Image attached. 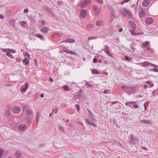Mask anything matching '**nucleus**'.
Segmentation results:
<instances>
[{
  "label": "nucleus",
  "instance_id": "nucleus-37",
  "mask_svg": "<svg viewBox=\"0 0 158 158\" xmlns=\"http://www.w3.org/2000/svg\"><path fill=\"white\" fill-rule=\"evenodd\" d=\"M26 113L28 115H30L31 114L32 112L31 110H28L26 111Z\"/></svg>",
  "mask_w": 158,
  "mask_h": 158
},
{
  "label": "nucleus",
  "instance_id": "nucleus-15",
  "mask_svg": "<svg viewBox=\"0 0 158 158\" xmlns=\"http://www.w3.org/2000/svg\"><path fill=\"white\" fill-rule=\"evenodd\" d=\"M22 61L23 63L25 64L26 65L28 64L29 63V60L27 58H25L23 59Z\"/></svg>",
  "mask_w": 158,
  "mask_h": 158
},
{
  "label": "nucleus",
  "instance_id": "nucleus-30",
  "mask_svg": "<svg viewBox=\"0 0 158 158\" xmlns=\"http://www.w3.org/2000/svg\"><path fill=\"white\" fill-rule=\"evenodd\" d=\"M133 103H135V102H126L125 103V105L126 106H130V104H133Z\"/></svg>",
  "mask_w": 158,
  "mask_h": 158
},
{
  "label": "nucleus",
  "instance_id": "nucleus-3",
  "mask_svg": "<svg viewBox=\"0 0 158 158\" xmlns=\"http://www.w3.org/2000/svg\"><path fill=\"white\" fill-rule=\"evenodd\" d=\"M145 22L146 24H150L153 23V19L151 17H148L145 19Z\"/></svg>",
  "mask_w": 158,
  "mask_h": 158
},
{
  "label": "nucleus",
  "instance_id": "nucleus-57",
  "mask_svg": "<svg viewBox=\"0 0 158 158\" xmlns=\"http://www.w3.org/2000/svg\"><path fill=\"white\" fill-rule=\"evenodd\" d=\"M121 88H122L123 89L125 88L126 89H127V86H126V85H123V86H122Z\"/></svg>",
  "mask_w": 158,
  "mask_h": 158
},
{
  "label": "nucleus",
  "instance_id": "nucleus-42",
  "mask_svg": "<svg viewBox=\"0 0 158 158\" xmlns=\"http://www.w3.org/2000/svg\"><path fill=\"white\" fill-rule=\"evenodd\" d=\"M80 106L78 104H77L76 105V107L77 109V110L78 112H79V110H80V108H79Z\"/></svg>",
  "mask_w": 158,
  "mask_h": 158
},
{
  "label": "nucleus",
  "instance_id": "nucleus-50",
  "mask_svg": "<svg viewBox=\"0 0 158 158\" xmlns=\"http://www.w3.org/2000/svg\"><path fill=\"white\" fill-rule=\"evenodd\" d=\"M155 72H158V69L156 68H154L152 69Z\"/></svg>",
  "mask_w": 158,
  "mask_h": 158
},
{
  "label": "nucleus",
  "instance_id": "nucleus-45",
  "mask_svg": "<svg viewBox=\"0 0 158 158\" xmlns=\"http://www.w3.org/2000/svg\"><path fill=\"white\" fill-rule=\"evenodd\" d=\"M64 42L67 43V39L62 40L60 42V43H64Z\"/></svg>",
  "mask_w": 158,
  "mask_h": 158
},
{
  "label": "nucleus",
  "instance_id": "nucleus-43",
  "mask_svg": "<svg viewBox=\"0 0 158 158\" xmlns=\"http://www.w3.org/2000/svg\"><path fill=\"white\" fill-rule=\"evenodd\" d=\"M130 57L128 56H126L124 57L125 59L128 61H130V59L129 58Z\"/></svg>",
  "mask_w": 158,
  "mask_h": 158
},
{
  "label": "nucleus",
  "instance_id": "nucleus-60",
  "mask_svg": "<svg viewBox=\"0 0 158 158\" xmlns=\"http://www.w3.org/2000/svg\"><path fill=\"white\" fill-rule=\"evenodd\" d=\"M35 50H39L41 52H43L44 51L42 49H34Z\"/></svg>",
  "mask_w": 158,
  "mask_h": 158
},
{
  "label": "nucleus",
  "instance_id": "nucleus-22",
  "mask_svg": "<svg viewBox=\"0 0 158 158\" xmlns=\"http://www.w3.org/2000/svg\"><path fill=\"white\" fill-rule=\"evenodd\" d=\"M21 24L23 27L25 28L27 26V23L25 21H22L21 23Z\"/></svg>",
  "mask_w": 158,
  "mask_h": 158
},
{
  "label": "nucleus",
  "instance_id": "nucleus-39",
  "mask_svg": "<svg viewBox=\"0 0 158 158\" xmlns=\"http://www.w3.org/2000/svg\"><path fill=\"white\" fill-rule=\"evenodd\" d=\"M9 51L10 52L13 53H15L16 52V51H15V50L13 49H9Z\"/></svg>",
  "mask_w": 158,
  "mask_h": 158
},
{
  "label": "nucleus",
  "instance_id": "nucleus-59",
  "mask_svg": "<svg viewBox=\"0 0 158 158\" xmlns=\"http://www.w3.org/2000/svg\"><path fill=\"white\" fill-rule=\"evenodd\" d=\"M41 24L42 26H44L45 25V21L44 20H42L41 22Z\"/></svg>",
  "mask_w": 158,
  "mask_h": 158
},
{
  "label": "nucleus",
  "instance_id": "nucleus-24",
  "mask_svg": "<svg viewBox=\"0 0 158 158\" xmlns=\"http://www.w3.org/2000/svg\"><path fill=\"white\" fill-rule=\"evenodd\" d=\"M104 49H102V50L104 51V52H105V50L109 51L110 50V48L107 45H104Z\"/></svg>",
  "mask_w": 158,
  "mask_h": 158
},
{
  "label": "nucleus",
  "instance_id": "nucleus-31",
  "mask_svg": "<svg viewBox=\"0 0 158 158\" xmlns=\"http://www.w3.org/2000/svg\"><path fill=\"white\" fill-rule=\"evenodd\" d=\"M105 52L108 56H109L111 57H112V55L110 53V50H109V51L108 50V51H106V50H105Z\"/></svg>",
  "mask_w": 158,
  "mask_h": 158
},
{
  "label": "nucleus",
  "instance_id": "nucleus-17",
  "mask_svg": "<svg viewBox=\"0 0 158 158\" xmlns=\"http://www.w3.org/2000/svg\"><path fill=\"white\" fill-rule=\"evenodd\" d=\"M123 12H125L128 15L131 16V13L127 9L124 8L123 9Z\"/></svg>",
  "mask_w": 158,
  "mask_h": 158
},
{
  "label": "nucleus",
  "instance_id": "nucleus-35",
  "mask_svg": "<svg viewBox=\"0 0 158 158\" xmlns=\"http://www.w3.org/2000/svg\"><path fill=\"white\" fill-rule=\"evenodd\" d=\"M28 83L27 82H26L25 84L24 87H23L21 89H27L28 88Z\"/></svg>",
  "mask_w": 158,
  "mask_h": 158
},
{
  "label": "nucleus",
  "instance_id": "nucleus-14",
  "mask_svg": "<svg viewBox=\"0 0 158 158\" xmlns=\"http://www.w3.org/2000/svg\"><path fill=\"white\" fill-rule=\"evenodd\" d=\"M142 66L145 67L151 66V63L148 61L144 62L142 63Z\"/></svg>",
  "mask_w": 158,
  "mask_h": 158
},
{
  "label": "nucleus",
  "instance_id": "nucleus-61",
  "mask_svg": "<svg viewBox=\"0 0 158 158\" xmlns=\"http://www.w3.org/2000/svg\"><path fill=\"white\" fill-rule=\"evenodd\" d=\"M143 88H148V86L147 85H143Z\"/></svg>",
  "mask_w": 158,
  "mask_h": 158
},
{
  "label": "nucleus",
  "instance_id": "nucleus-58",
  "mask_svg": "<svg viewBox=\"0 0 158 158\" xmlns=\"http://www.w3.org/2000/svg\"><path fill=\"white\" fill-rule=\"evenodd\" d=\"M134 107L135 108H137L139 107V106L137 104H135L134 105Z\"/></svg>",
  "mask_w": 158,
  "mask_h": 158
},
{
  "label": "nucleus",
  "instance_id": "nucleus-48",
  "mask_svg": "<svg viewBox=\"0 0 158 158\" xmlns=\"http://www.w3.org/2000/svg\"><path fill=\"white\" fill-rule=\"evenodd\" d=\"M2 50L4 52H6L7 51H9V49L7 48H2Z\"/></svg>",
  "mask_w": 158,
  "mask_h": 158
},
{
  "label": "nucleus",
  "instance_id": "nucleus-2",
  "mask_svg": "<svg viewBox=\"0 0 158 158\" xmlns=\"http://www.w3.org/2000/svg\"><path fill=\"white\" fill-rule=\"evenodd\" d=\"M12 111L14 113H18L21 111V109L18 106H15L12 109Z\"/></svg>",
  "mask_w": 158,
  "mask_h": 158
},
{
  "label": "nucleus",
  "instance_id": "nucleus-25",
  "mask_svg": "<svg viewBox=\"0 0 158 158\" xmlns=\"http://www.w3.org/2000/svg\"><path fill=\"white\" fill-rule=\"evenodd\" d=\"M146 83L148 84L150 86V87H149V88L153 87L154 86V84H153L152 82V81H147L146 82Z\"/></svg>",
  "mask_w": 158,
  "mask_h": 158
},
{
  "label": "nucleus",
  "instance_id": "nucleus-47",
  "mask_svg": "<svg viewBox=\"0 0 158 158\" xmlns=\"http://www.w3.org/2000/svg\"><path fill=\"white\" fill-rule=\"evenodd\" d=\"M39 112L37 113V116H36V121L37 122H38V118H39Z\"/></svg>",
  "mask_w": 158,
  "mask_h": 158
},
{
  "label": "nucleus",
  "instance_id": "nucleus-63",
  "mask_svg": "<svg viewBox=\"0 0 158 158\" xmlns=\"http://www.w3.org/2000/svg\"><path fill=\"white\" fill-rule=\"evenodd\" d=\"M34 61V63H35V64L36 65H37V60H36V59H35Z\"/></svg>",
  "mask_w": 158,
  "mask_h": 158
},
{
  "label": "nucleus",
  "instance_id": "nucleus-51",
  "mask_svg": "<svg viewBox=\"0 0 158 158\" xmlns=\"http://www.w3.org/2000/svg\"><path fill=\"white\" fill-rule=\"evenodd\" d=\"M96 1L98 2L99 3H102L103 2V0H96Z\"/></svg>",
  "mask_w": 158,
  "mask_h": 158
},
{
  "label": "nucleus",
  "instance_id": "nucleus-11",
  "mask_svg": "<svg viewBox=\"0 0 158 158\" xmlns=\"http://www.w3.org/2000/svg\"><path fill=\"white\" fill-rule=\"evenodd\" d=\"M85 121L87 123L88 125H91V126L95 127H96V125L93 122H90L87 119H86Z\"/></svg>",
  "mask_w": 158,
  "mask_h": 158
},
{
  "label": "nucleus",
  "instance_id": "nucleus-7",
  "mask_svg": "<svg viewBox=\"0 0 158 158\" xmlns=\"http://www.w3.org/2000/svg\"><path fill=\"white\" fill-rule=\"evenodd\" d=\"M149 42L147 41H146L143 42L141 45L142 48V49L145 48L146 47L149 45Z\"/></svg>",
  "mask_w": 158,
  "mask_h": 158
},
{
  "label": "nucleus",
  "instance_id": "nucleus-56",
  "mask_svg": "<svg viewBox=\"0 0 158 158\" xmlns=\"http://www.w3.org/2000/svg\"><path fill=\"white\" fill-rule=\"evenodd\" d=\"M71 54L72 55H77V53L74 52H73V51H72V54Z\"/></svg>",
  "mask_w": 158,
  "mask_h": 158
},
{
  "label": "nucleus",
  "instance_id": "nucleus-38",
  "mask_svg": "<svg viewBox=\"0 0 158 158\" xmlns=\"http://www.w3.org/2000/svg\"><path fill=\"white\" fill-rule=\"evenodd\" d=\"M147 49L148 51L150 52H153L154 51L153 50L152 48H150L149 47H147Z\"/></svg>",
  "mask_w": 158,
  "mask_h": 158
},
{
  "label": "nucleus",
  "instance_id": "nucleus-62",
  "mask_svg": "<svg viewBox=\"0 0 158 158\" xmlns=\"http://www.w3.org/2000/svg\"><path fill=\"white\" fill-rule=\"evenodd\" d=\"M49 81L51 82H52L53 81V79L52 78H51V77H50L49 79Z\"/></svg>",
  "mask_w": 158,
  "mask_h": 158
},
{
  "label": "nucleus",
  "instance_id": "nucleus-55",
  "mask_svg": "<svg viewBox=\"0 0 158 158\" xmlns=\"http://www.w3.org/2000/svg\"><path fill=\"white\" fill-rule=\"evenodd\" d=\"M151 66H152L154 67H157V65H156L152 64L151 63Z\"/></svg>",
  "mask_w": 158,
  "mask_h": 158
},
{
  "label": "nucleus",
  "instance_id": "nucleus-64",
  "mask_svg": "<svg viewBox=\"0 0 158 158\" xmlns=\"http://www.w3.org/2000/svg\"><path fill=\"white\" fill-rule=\"evenodd\" d=\"M56 34H58L59 35H63L62 33L60 32L56 33Z\"/></svg>",
  "mask_w": 158,
  "mask_h": 158
},
{
  "label": "nucleus",
  "instance_id": "nucleus-16",
  "mask_svg": "<svg viewBox=\"0 0 158 158\" xmlns=\"http://www.w3.org/2000/svg\"><path fill=\"white\" fill-rule=\"evenodd\" d=\"M135 30H130V31H131V33L133 35H140L141 34L140 33H139V32H138V33L135 32Z\"/></svg>",
  "mask_w": 158,
  "mask_h": 158
},
{
  "label": "nucleus",
  "instance_id": "nucleus-12",
  "mask_svg": "<svg viewBox=\"0 0 158 158\" xmlns=\"http://www.w3.org/2000/svg\"><path fill=\"white\" fill-rule=\"evenodd\" d=\"M103 24V21L101 20L97 21L96 23V25L97 26H101Z\"/></svg>",
  "mask_w": 158,
  "mask_h": 158
},
{
  "label": "nucleus",
  "instance_id": "nucleus-8",
  "mask_svg": "<svg viewBox=\"0 0 158 158\" xmlns=\"http://www.w3.org/2000/svg\"><path fill=\"white\" fill-rule=\"evenodd\" d=\"M139 16L141 18L143 17L145 15V11L144 10H141L139 12Z\"/></svg>",
  "mask_w": 158,
  "mask_h": 158
},
{
  "label": "nucleus",
  "instance_id": "nucleus-4",
  "mask_svg": "<svg viewBox=\"0 0 158 158\" xmlns=\"http://www.w3.org/2000/svg\"><path fill=\"white\" fill-rule=\"evenodd\" d=\"M86 15L87 11L85 10L82 9L81 10L80 13V16L81 18H84L86 17Z\"/></svg>",
  "mask_w": 158,
  "mask_h": 158
},
{
  "label": "nucleus",
  "instance_id": "nucleus-21",
  "mask_svg": "<svg viewBox=\"0 0 158 158\" xmlns=\"http://www.w3.org/2000/svg\"><path fill=\"white\" fill-rule=\"evenodd\" d=\"M91 72L93 74H98L99 73V72L97 70L95 69H92Z\"/></svg>",
  "mask_w": 158,
  "mask_h": 158
},
{
  "label": "nucleus",
  "instance_id": "nucleus-18",
  "mask_svg": "<svg viewBox=\"0 0 158 158\" xmlns=\"http://www.w3.org/2000/svg\"><path fill=\"white\" fill-rule=\"evenodd\" d=\"M76 42V40L74 39H67V43H75Z\"/></svg>",
  "mask_w": 158,
  "mask_h": 158
},
{
  "label": "nucleus",
  "instance_id": "nucleus-32",
  "mask_svg": "<svg viewBox=\"0 0 158 158\" xmlns=\"http://www.w3.org/2000/svg\"><path fill=\"white\" fill-rule=\"evenodd\" d=\"M71 87L73 88H78L77 84L75 83L72 84L71 85Z\"/></svg>",
  "mask_w": 158,
  "mask_h": 158
},
{
  "label": "nucleus",
  "instance_id": "nucleus-33",
  "mask_svg": "<svg viewBox=\"0 0 158 158\" xmlns=\"http://www.w3.org/2000/svg\"><path fill=\"white\" fill-rule=\"evenodd\" d=\"M108 7L111 10V12H114V9L112 6H109Z\"/></svg>",
  "mask_w": 158,
  "mask_h": 158
},
{
  "label": "nucleus",
  "instance_id": "nucleus-5",
  "mask_svg": "<svg viewBox=\"0 0 158 158\" xmlns=\"http://www.w3.org/2000/svg\"><path fill=\"white\" fill-rule=\"evenodd\" d=\"M9 22L11 26H12L13 27H14L15 28V29L17 28L16 27H15V19H10L9 21Z\"/></svg>",
  "mask_w": 158,
  "mask_h": 158
},
{
  "label": "nucleus",
  "instance_id": "nucleus-40",
  "mask_svg": "<svg viewBox=\"0 0 158 158\" xmlns=\"http://www.w3.org/2000/svg\"><path fill=\"white\" fill-rule=\"evenodd\" d=\"M114 14H115L114 12H111V13H110V15H111V21H112L113 20L114 18L112 19V17L114 16Z\"/></svg>",
  "mask_w": 158,
  "mask_h": 158
},
{
  "label": "nucleus",
  "instance_id": "nucleus-46",
  "mask_svg": "<svg viewBox=\"0 0 158 158\" xmlns=\"http://www.w3.org/2000/svg\"><path fill=\"white\" fill-rule=\"evenodd\" d=\"M85 2L87 4H88L91 2V0H85Z\"/></svg>",
  "mask_w": 158,
  "mask_h": 158
},
{
  "label": "nucleus",
  "instance_id": "nucleus-34",
  "mask_svg": "<svg viewBox=\"0 0 158 158\" xmlns=\"http://www.w3.org/2000/svg\"><path fill=\"white\" fill-rule=\"evenodd\" d=\"M36 37L42 40L43 38V36L41 34H38L37 35Z\"/></svg>",
  "mask_w": 158,
  "mask_h": 158
},
{
  "label": "nucleus",
  "instance_id": "nucleus-41",
  "mask_svg": "<svg viewBox=\"0 0 158 158\" xmlns=\"http://www.w3.org/2000/svg\"><path fill=\"white\" fill-rule=\"evenodd\" d=\"M63 52H66L67 53H68V52L69 51V49L66 48H63Z\"/></svg>",
  "mask_w": 158,
  "mask_h": 158
},
{
  "label": "nucleus",
  "instance_id": "nucleus-6",
  "mask_svg": "<svg viewBox=\"0 0 158 158\" xmlns=\"http://www.w3.org/2000/svg\"><path fill=\"white\" fill-rule=\"evenodd\" d=\"M150 3L149 0H145L142 3V5L144 7H147Z\"/></svg>",
  "mask_w": 158,
  "mask_h": 158
},
{
  "label": "nucleus",
  "instance_id": "nucleus-20",
  "mask_svg": "<svg viewBox=\"0 0 158 158\" xmlns=\"http://www.w3.org/2000/svg\"><path fill=\"white\" fill-rule=\"evenodd\" d=\"M94 26L93 24H89L86 27L88 30H90L94 27Z\"/></svg>",
  "mask_w": 158,
  "mask_h": 158
},
{
  "label": "nucleus",
  "instance_id": "nucleus-23",
  "mask_svg": "<svg viewBox=\"0 0 158 158\" xmlns=\"http://www.w3.org/2000/svg\"><path fill=\"white\" fill-rule=\"evenodd\" d=\"M87 5V4L86 3V2L84 1L81 3V6L82 7L84 8L86 7Z\"/></svg>",
  "mask_w": 158,
  "mask_h": 158
},
{
  "label": "nucleus",
  "instance_id": "nucleus-27",
  "mask_svg": "<svg viewBox=\"0 0 158 158\" xmlns=\"http://www.w3.org/2000/svg\"><path fill=\"white\" fill-rule=\"evenodd\" d=\"M97 38V37L96 36H94L92 37H88V40H92L95 39Z\"/></svg>",
  "mask_w": 158,
  "mask_h": 158
},
{
  "label": "nucleus",
  "instance_id": "nucleus-26",
  "mask_svg": "<svg viewBox=\"0 0 158 158\" xmlns=\"http://www.w3.org/2000/svg\"><path fill=\"white\" fill-rule=\"evenodd\" d=\"M6 55L7 56H9L10 58H14L13 56L10 54V52H6Z\"/></svg>",
  "mask_w": 158,
  "mask_h": 158
},
{
  "label": "nucleus",
  "instance_id": "nucleus-29",
  "mask_svg": "<svg viewBox=\"0 0 158 158\" xmlns=\"http://www.w3.org/2000/svg\"><path fill=\"white\" fill-rule=\"evenodd\" d=\"M150 121L143 120L141 121V122L145 124H149L150 123Z\"/></svg>",
  "mask_w": 158,
  "mask_h": 158
},
{
  "label": "nucleus",
  "instance_id": "nucleus-28",
  "mask_svg": "<svg viewBox=\"0 0 158 158\" xmlns=\"http://www.w3.org/2000/svg\"><path fill=\"white\" fill-rule=\"evenodd\" d=\"M85 85L86 86H87L90 87H91L92 86V85L89 83V82L85 81Z\"/></svg>",
  "mask_w": 158,
  "mask_h": 158
},
{
  "label": "nucleus",
  "instance_id": "nucleus-19",
  "mask_svg": "<svg viewBox=\"0 0 158 158\" xmlns=\"http://www.w3.org/2000/svg\"><path fill=\"white\" fill-rule=\"evenodd\" d=\"M21 153L20 152L17 151L15 154V156L17 158H18L21 156Z\"/></svg>",
  "mask_w": 158,
  "mask_h": 158
},
{
  "label": "nucleus",
  "instance_id": "nucleus-9",
  "mask_svg": "<svg viewBox=\"0 0 158 158\" xmlns=\"http://www.w3.org/2000/svg\"><path fill=\"white\" fill-rule=\"evenodd\" d=\"M129 22L132 28L134 30H135V29L136 27V26L135 23L133 21H129Z\"/></svg>",
  "mask_w": 158,
  "mask_h": 158
},
{
  "label": "nucleus",
  "instance_id": "nucleus-13",
  "mask_svg": "<svg viewBox=\"0 0 158 158\" xmlns=\"http://www.w3.org/2000/svg\"><path fill=\"white\" fill-rule=\"evenodd\" d=\"M49 28L47 27H44L41 30V31L43 32L46 33H47L48 31Z\"/></svg>",
  "mask_w": 158,
  "mask_h": 158
},
{
  "label": "nucleus",
  "instance_id": "nucleus-36",
  "mask_svg": "<svg viewBox=\"0 0 158 158\" xmlns=\"http://www.w3.org/2000/svg\"><path fill=\"white\" fill-rule=\"evenodd\" d=\"M148 104V102H145L144 104V107L145 110H146L147 109V105Z\"/></svg>",
  "mask_w": 158,
  "mask_h": 158
},
{
  "label": "nucleus",
  "instance_id": "nucleus-52",
  "mask_svg": "<svg viewBox=\"0 0 158 158\" xmlns=\"http://www.w3.org/2000/svg\"><path fill=\"white\" fill-rule=\"evenodd\" d=\"M28 11H29V10H28V9H25L24 10V12L25 13H28Z\"/></svg>",
  "mask_w": 158,
  "mask_h": 158
},
{
  "label": "nucleus",
  "instance_id": "nucleus-44",
  "mask_svg": "<svg viewBox=\"0 0 158 158\" xmlns=\"http://www.w3.org/2000/svg\"><path fill=\"white\" fill-rule=\"evenodd\" d=\"M63 89H69V87L67 85H64L63 86Z\"/></svg>",
  "mask_w": 158,
  "mask_h": 158
},
{
  "label": "nucleus",
  "instance_id": "nucleus-49",
  "mask_svg": "<svg viewBox=\"0 0 158 158\" xmlns=\"http://www.w3.org/2000/svg\"><path fill=\"white\" fill-rule=\"evenodd\" d=\"M25 55L28 56V58L30 59V55L28 52H26L25 53Z\"/></svg>",
  "mask_w": 158,
  "mask_h": 158
},
{
  "label": "nucleus",
  "instance_id": "nucleus-54",
  "mask_svg": "<svg viewBox=\"0 0 158 158\" xmlns=\"http://www.w3.org/2000/svg\"><path fill=\"white\" fill-rule=\"evenodd\" d=\"M97 59L95 58H94L93 60V62L94 63H95L97 62Z\"/></svg>",
  "mask_w": 158,
  "mask_h": 158
},
{
  "label": "nucleus",
  "instance_id": "nucleus-10",
  "mask_svg": "<svg viewBox=\"0 0 158 158\" xmlns=\"http://www.w3.org/2000/svg\"><path fill=\"white\" fill-rule=\"evenodd\" d=\"M26 128V125L24 124L21 125L19 127V129L20 131H23Z\"/></svg>",
  "mask_w": 158,
  "mask_h": 158
},
{
  "label": "nucleus",
  "instance_id": "nucleus-1",
  "mask_svg": "<svg viewBox=\"0 0 158 158\" xmlns=\"http://www.w3.org/2000/svg\"><path fill=\"white\" fill-rule=\"evenodd\" d=\"M93 9L94 10L96 15H98L100 14V10L96 6L94 5L93 6Z\"/></svg>",
  "mask_w": 158,
  "mask_h": 158
},
{
  "label": "nucleus",
  "instance_id": "nucleus-53",
  "mask_svg": "<svg viewBox=\"0 0 158 158\" xmlns=\"http://www.w3.org/2000/svg\"><path fill=\"white\" fill-rule=\"evenodd\" d=\"M80 95H77V94H75L74 95V96L76 98H79L80 97Z\"/></svg>",
  "mask_w": 158,
  "mask_h": 158
}]
</instances>
